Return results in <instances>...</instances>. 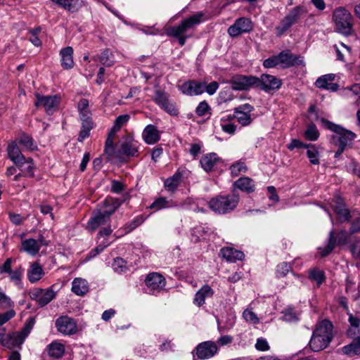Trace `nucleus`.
I'll return each mask as SVG.
<instances>
[{"mask_svg": "<svg viewBox=\"0 0 360 360\" xmlns=\"http://www.w3.org/2000/svg\"><path fill=\"white\" fill-rule=\"evenodd\" d=\"M161 108L172 115H176L178 114V109L176 108L175 105L169 101H168Z\"/></svg>", "mask_w": 360, "mask_h": 360, "instance_id": "60", "label": "nucleus"}, {"mask_svg": "<svg viewBox=\"0 0 360 360\" xmlns=\"http://www.w3.org/2000/svg\"><path fill=\"white\" fill-rule=\"evenodd\" d=\"M349 322L351 324L352 328L349 330V333H352V330H357L358 333H360V319L358 316H349Z\"/></svg>", "mask_w": 360, "mask_h": 360, "instance_id": "62", "label": "nucleus"}, {"mask_svg": "<svg viewBox=\"0 0 360 360\" xmlns=\"http://www.w3.org/2000/svg\"><path fill=\"white\" fill-rule=\"evenodd\" d=\"M280 66L283 68H288L296 65L302 64V59L291 53L289 51H281L279 54Z\"/></svg>", "mask_w": 360, "mask_h": 360, "instance_id": "19", "label": "nucleus"}, {"mask_svg": "<svg viewBox=\"0 0 360 360\" xmlns=\"http://www.w3.org/2000/svg\"><path fill=\"white\" fill-rule=\"evenodd\" d=\"M338 313H342V314L345 313L347 315H352L349 311L347 302L345 297H340L339 299V300L338 301Z\"/></svg>", "mask_w": 360, "mask_h": 360, "instance_id": "58", "label": "nucleus"}, {"mask_svg": "<svg viewBox=\"0 0 360 360\" xmlns=\"http://www.w3.org/2000/svg\"><path fill=\"white\" fill-rule=\"evenodd\" d=\"M291 266L288 263L283 262L277 266L276 275L278 277L286 276L290 271Z\"/></svg>", "mask_w": 360, "mask_h": 360, "instance_id": "55", "label": "nucleus"}, {"mask_svg": "<svg viewBox=\"0 0 360 360\" xmlns=\"http://www.w3.org/2000/svg\"><path fill=\"white\" fill-rule=\"evenodd\" d=\"M16 165L20 167L21 171L24 172L26 176H34V165L31 158L26 159L25 158L22 162L17 164Z\"/></svg>", "mask_w": 360, "mask_h": 360, "instance_id": "42", "label": "nucleus"}, {"mask_svg": "<svg viewBox=\"0 0 360 360\" xmlns=\"http://www.w3.org/2000/svg\"><path fill=\"white\" fill-rule=\"evenodd\" d=\"M161 108L172 115H176L178 114V109L176 108L175 105L169 101H168Z\"/></svg>", "mask_w": 360, "mask_h": 360, "instance_id": "61", "label": "nucleus"}, {"mask_svg": "<svg viewBox=\"0 0 360 360\" xmlns=\"http://www.w3.org/2000/svg\"><path fill=\"white\" fill-rule=\"evenodd\" d=\"M210 106L206 101L200 102L195 109V113L201 117L204 116L207 114V112L210 110Z\"/></svg>", "mask_w": 360, "mask_h": 360, "instance_id": "57", "label": "nucleus"}, {"mask_svg": "<svg viewBox=\"0 0 360 360\" xmlns=\"http://www.w3.org/2000/svg\"><path fill=\"white\" fill-rule=\"evenodd\" d=\"M56 327L65 335H71L77 331V322L70 316H59L56 321Z\"/></svg>", "mask_w": 360, "mask_h": 360, "instance_id": "15", "label": "nucleus"}, {"mask_svg": "<svg viewBox=\"0 0 360 360\" xmlns=\"http://www.w3.org/2000/svg\"><path fill=\"white\" fill-rule=\"evenodd\" d=\"M333 326L332 322L328 319H324L316 324V328L313 333L317 335L328 336L330 339H333Z\"/></svg>", "mask_w": 360, "mask_h": 360, "instance_id": "29", "label": "nucleus"}, {"mask_svg": "<svg viewBox=\"0 0 360 360\" xmlns=\"http://www.w3.org/2000/svg\"><path fill=\"white\" fill-rule=\"evenodd\" d=\"M253 28V22L250 18L241 17L228 28L227 32L231 37H237L243 34L250 33Z\"/></svg>", "mask_w": 360, "mask_h": 360, "instance_id": "8", "label": "nucleus"}, {"mask_svg": "<svg viewBox=\"0 0 360 360\" xmlns=\"http://www.w3.org/2000/svg\"><path fill=\"white\" fill-rule=\"evenodd\" d=\"M8 155L10 159L15 164H19L24 161V155L20 152L15 143H11L8 146Z\"/></svg>", "mask_w": 360, "mask_h": 360, "instance_id": "35", "label": "nucleus"}, {"mask_svg": "<svg viewBox=\"0 0 360 360\" xmlns=\"http://www.w3.org/2000/svg\"><path fill=\"white\" fill-rule=\"evenodd\" d=\"M263 65L266 68H273L278 65L280 66L279 55L273 56L264 60Z\"/></svg>", "mask_w": 360, "mask_h": 360, "instance_id": "53", "label": "nucleus"}, {"mask_svg": "<svg viewBox=\"0 0 360 360\" xmlns=\"http://www.w3.org/2000/svg\"><path fill=\"white\" fill-rule=\"evenodd\" d=\"M349 238V234L346 231H339L336 236L333 230L330 231L328 236V242L324 248H319V253L321 257H326L330 254L335 247V244L337 241L338 245H345Z\"/></svg>", "mask_w": 360, "mask_h": 360, "instance_id": "6", "label": "nucleus"}, {"mask_svg": "<svg viewBox=\"0 0 360 360\" xmlns=\"http://www.w3.org/2000/svg\"><path fill=\"white\" fill-rule=\"evenodd\" d=\"M139 155V147L136 142L130 139L123 142L117 150V159L122 160L123 156L127 158L136 157Z\"/></svg>", "mask_w": 360, "mask_h": 360, "instance_id": "18", "label": "nucleus"}, {"mask_svg": "<svg viewBox=\"0 0 360 360\" xmlns=\"http://www.w3.org/2000/svg\"><path fill=\"white\" fill-rule=\"evenodd\" d=\"M309 278L316 281L319 285L322 283L325 279L323 271L318 269H314L310 271Z\"/></svg>", "mask_w": 360, "mask_h": 360, "instance_id": "52", "label": "nucleus"}, {"mask_svg": "<svg viewBox=\"0 0 360 360\" xmlns=\"http://www.w3.org/2000/svg\"><path fill=\"white\" fill-rule=\"evenodd\" d=\"M217 322L219 330H228L234 326L236 316H217Z\"/></svg>", "mask_w": 360, "mask_h": 360, "instance_id": "38", "label": "nucleus"}, {"mask_svg": "<svg viewBox=\"0 0 360 360\" xmlns=\"http://www.w3.org/2000/svg\"><path fill=\"white\" fill-rule=\"evenodd\" d=\"M18 143L28 150H34L35 148L32 138L27 134L20 135Z\"/></svg>", "mask_w": 360, "mask_h": 360, "instance_id": "48", "label": "nucleus"}, {"mask_svg": "<svg viewBox=\"0 0 360 360\" xmlns=\"http://www.w3.org/2000/svg\"><path fill=\"white\" fill-rule=\"evenodd\" d=\"M142 138L147 144L153 145L160 140V136L157 127L153 124H148L142 132Z\"/></svg>", "mask_w": 360, "mask_h": 360, "instance_id": "23", "label": "nucleus"}, {"mask_svg": "<svg viewBox=\"0 0 360 360\" xmlns=\"http://www.w3.org/2000/svg\"><path fill=\"white\" fill-rule=\"evenodd\" d=\"M21 244V250L32 256H34L39 252L42 246H47L49 245V242L45 240L43 236H39L37 239H25L22 241Z\"/></svg>", "mask_w": 360, "mask_h": 360, "instance_id": "14", "label": "nucleus"}, {"mask_svg": "<svg viewBox=\"0 0 360 360\" xmlns=\"http://www.w3.org/2000/svg\"><path fill=\"white\" fill-rule=\"evenodd\" d=\"M177 206L178 204L175 201L172 200H168L165 197H160L155 199L149 207L158 211L164 208L175 207Z\"/></svg>", "mask_w": 360, "mask_h": 360, "instance_id": "34", "label": "nucleus"}, {"mask_svg": "<svg viewBox=\"0 0 360 360\" xmlns=\"http://www.w3.org/2000/svg\"><path fill=\"white\" fill-rule=\"evenodd\" d=\"M205 82L189 80L184 82L180 87L181 91L188 96H198L205 91Z\"/></svg>", "mask_w": 360, "mask_h": 360, "instance_id": "17", "label": "nucleus"}, {"mask_svg": "<svg viewBox=\"0 0 360 360\" xmlns=\"http://www.w3.org/2000/svg\"><path fill=\"white\" fill-rule=\"evenodd\" d=\"M36 101L34 105L36 107L42 106L46 113L51 115L58 108L61 101L60 95L42 96L39 94H35Z\"/></svg>", "mask_w": 360, "mask_h": 360, "instance_id": "7", "label": "nucleus"}, {"mask_svg": "<svg viewBox=\"0 0 360 360\" xmlns=\"http://www.w3.org/2000/svg\"><path fill=\"white\" fill-rule=\"evenodd\" d=\"M98 60L103 65L110 67L114 65L115 60L112 53L109 49H105L101 55L94 57Z\"/></svg>", "mask_w": 360, "mask_h": 360, "instance_id": "39", "label": "nucleus"}, {"mask_svg": "<svg viewBox=\"0 0 360 360\" xmlns=\"http://www.w3.org/2000/svg\"><path fill=\"white\" fill-rule=\"evenodd\" d=\"M93 127V124L91 120H82V126L78 136V141L82 142L89 136L90 131Z\"/></svg>", "mask_w": 360, "mask_h": 360, "instance_id": "44", "label": "nucleus"}, {"mask_svg": "<svg viewBox=\"0 0 360 360\" xmlns=\"http://www.w3.org/2000/svg\"><path fill=\"white\" fill-rule=\"evenodd\" d=\"M112 267L115 272L119 274L124 272L127 269L126 262L120 257L114 259Z\"/></svg>", "mask_w": 360, "mask_h": 360, "instance_id": "50", "label": "nucleus"}, {"mask_svg": "<svg viewBox=\"0 0 360 360\" xmlns=\"http://www.w3.org/2000/svg\"><path fill=\"white\" fill-rule=\"evenodd\" d=\"M220 160L221 159L216 153H211L202 157L200 165L205 171L210 172Z\"/></svg>", "mask_w": 360, "mask_h": 360, "instance_id": "31", "label": "nucleus"}, {"mask_svg": "<svg viewBox=\"0 0 360 360\" xmlns=\"http://www.w3.org/2000/svg\"><path fill=\"white\" fill-rule=\"evenodd\" d=\"M35 324V319L30 316L20 330L10 333L5 340V345L8 348L18 347L21 349V345L28 337Z\"/></svg>", "mask_w": 360, "mask_h": 360, "instance_id": "4", "label": "nucleus"}, {"mask_svg": "<svg viewBox=\"0 0 360 360\" xmlns=\"http://www.w3.org/2000/svg\"><path fill=\"white\" fill-rule=\"evenodd\" d=\"M154 101L159 106L162 107L169 101V99L167 94L164 91L157 90L155 91Z\"/></svg>", "mask_w": 360, "mask_h": 360, "instance_id": "56", "label": "nucleus"}, {"mask_svg": "<svg viewBox=\"0 0 360 360\" xmlns=\"http://www.w3.org/2000/svg\"><path fill=\"white\" fill-rule=\"evenodd\" d=\"M204 20L205 14L202 12H198L184 20L179 25L167 28L166 33L168 36L184 34L189 30L200 25Z\"/></svg>", "mask_w": 360, "mask_h": 360, "instance_id": "5", "label": "nucleus"}, {"mask_svg": "<svg viewBox=\"0 0 360 360\" xmlns=\"http://www.w3.org/2000/svg\"><path fill=\"white\" fill-rule=\"evenodd\" d=\"M213 294L214 290L212 288L208 285H204L195 293L193 303L195 305L200 307L205 304V300L212 297Z\"/></svg>", "mask_w": 360, "mask_h": 360, "instance_id": "24", "label": "nucleus"}, {"mask_svg": "<svg viewBox=\"0 0 360 360\" xmlns=\"http://www.w3.org/2000/svg\"><path fill=\"white\" fill-rule=\"evenodd\" d=\"M124 189V184L117 180H112L111 181V191L115 193H120Z\"/></svg>", "mask_w": 360, "mask_h": 360, "instance_id": "64", "label": "nucleus"}, {"mask_svg": "<svg viewBox=\"0 0 360 360\" xmlns=\"http://www.w3.org/2000/svg\"><path fill=\"white\" fill-rule=\"evenodd\" d=\"M83 5L84 2L82 0H68L65 10L75 13L79 11Z\"/></svg>", "mask_w": 360, "mask_h": 360, "instance_id": "51", "label": "nucleus"}, {"mask_svg": "<svg viewBox=\"0 0 360 360\" xmlns=\"http://www.w3.org/2000/svg\"><path fill=\"white\" fill-rule=\"evenodd\" d=\"M282 84V82L276 77L268 74H263L260 77H257L256 87H259L264 91H269L278 89Z\"/></svg>", "mask_w": 360, "mask_h": 360, "instance_id": "13", "label": "nucleus"}, {"mask_svg": "<svg viewBox=\"0 0 360 360\" xmlns=\"http://www.w3.org/2000/svg\"><path fill=\"white\" fill-rule=\"evenodd\" d=\"M333 209L340 222H345L351 217L349 211L346 208L342 198L337 196L334 198Z\"/></svg>", "mask_w": 360, "mask_h": 360, "instance_id": "21", "label": "nucleus"}, {"mask_svg": "<svg viewBox=\"0 0 360 360\" xmlns=\"http://www.w3.org/2000/svg\"><path fill=\"white\" fill-rule=\"evenodd\" d=\"M44 275L42 266L37 262L32 263L27 273V278L32 283L38 282Z\"/></svg>", "mask_w": 360, "mask_h": 360, "instance_id": "26", "label": "nucleus"}, {"mask_svg": "<svg viewBox=\"0 0 360 360\" xmlns=\"http://www.w3.org/2000/svg\"><path fill=\"white\" fill-rule=\"evenodd\" d=\"M319 120L324 128L336 134L335 136H333L332 138L335 139V136H337L338 146L347 148L352 143V141L356 137V135L354 132L344 128L341 125L335 124L323 117L319 118Z\"/></svg>", "mask_w": 360, "mask_h": 360, "instance_id": "2", "label": "nucleus"}, {"mask_svg": "<svg viewBox=\"0 0 360 360\" xmlns=\"http://www.w3.org/2000/svg\"><path fill=\"white\" fill-rule=\"evenodd\" d=\"M293 24L285 16L280 22L279 25L276 27V34L278 37L283 35Z\"/></svg>", "mask_w": 360, "mask_h": 360, "instance_id": "46", "label": "nucleus"}, {"mask_svg": "<svg viewBox=\"0 0 360 360\" xmlns=\"http://www.w3.org/2000/svg\"><path fill=\"white\" fill-rule=\"evenodd\" d=\"M129 120V115H121L118 116L115 120L114 124L111 128V135H115V134L121 129V127L126 124Z\"/></svg>", "mask_w": 360, "mask_h": 360, "instance_id": "45", "label": "nucleus"}, {"mask_svg": "<svg viewBox=\"0 0 360 360\" xmlns=\"http://www.w3.org/2000/svg\"><path fill=\"white\" fill-rule=\"evenodd\" d=\"M307 155L310 162L313 165H319V152L315 145H307Z\"/></svg>", "mask_w": 360, "mask_h": 360, "instance_id": "43", "label": "nucleus"}, {"mask_svg": "<svg viewBox=\"0 0 360 360\" xmlns=\"http://www.w3.org/2000/svg\"><path fill=\"white\" fill-rule=\"evenodd\" d=\"M333 339L328 336L312 333L309 341V347L313 352H319L326 349Z\"/></svg>", "mask_w": 360, "mask_h": 360, "instance_id": "20", "label": "nucleus"}, {"mask_svg": "<svg viewBox=\"0 0 360 360\" xmlns=\"http://www.w3.org/2000/svg\"><path fill=\"white\" fill-rule=\"evenodd\" d=\"M256 82L257 77L238 75L233 77L229 83L233 90L247 91L256 87Z\"/></svg>", "mask_w": 360, "mask_h": 360, "instance_id": "9", "label": "nucleus"}, {"mask_svg": "<svg viewBox=\"0 0 360 360\" xmlns=\"http://www.w3.org/2000/svg\"><path fill=\"white\" fill-rule=\"evenodd\" d=\"M240 200L238 195H217L209 201V207L214 212L226 214L233 210Z\"/></svg>", "mask_w": 360, "mask_h": 360, "instance_id": "3", "label": "nucleus"}, {"mask_svg": "<svg viewBox=\"0 0 360 360\" xmlns=\"http://www.w3.org/2000/svg\"><path fill=\"white\" fill-rule=\"evenodd\" d=\"M182 174L178 171L173 176L166 179L164 181L165 189L169 192H174L181 184Z\"/></svg>", "mask_w": 360, "mask_h": 360, "instance_id": "33", "label": "nucleus"}, {"mask_svg": "<svg viewBox=\"0 0 360 360\" xmlns=\"http://www.w3.org/2000/svg\"><path fill=\"white\" fill-rule=\"evenodd\" d=\"M231 173L233 176H237L240 173H245L247 170V166L243 162H238L234 164H233L230 167Z\"/></svg>", "mask_w": 360, "mask_h": 360, "instance_id": "49", "label": "nucleus"}, {"mask_svg": "<svg viewBox=\"0 0 360 360\" xmlns=\"http://www.w3.org/2000/svg\"><path fill=\"white\" fill-rule=\"evenodd\" d=\"M254 110L253 106L249 103H245L234 109V116L238 122L243 127L248 126L251 124L252 119L251 113Z\"/></svg>", "mask_w": 360, "mask_h": 360, "instance_id": "16", "label": "nucleus"}, {"mask_svg": "<svg viewBox=\"0 0 360 360\" xmlns=\"http://www.w3.org/2000/svg\"><path fill=\"white\" fill-rule=\"evenodd\" d=\"M145 283L149 293L153 295L163 290L166 285L165 278L158 273L148 274L145 279Z\"/></svg>", "mask_w": 360, "mask_h": 360, "instance_id": "12", "label": "nucleus"}, {"mask_svg": "<svg viewBox=\"0 0 360 360\" xmlns=\"http://www.w3.org/2000/svg\"><path fill=\"white\" fill-rule=\"evenodd\" d=\"M255 348L262 352L268 351L270 348L267 341L264 338H258L255 344Z\"/></svg>", "mask_w": 360, "mask_h": 360, "instance_id": "59", "label": "nucleus"}, {"mask_svg": "<svg viewBox=\"0 0 360 360\" xmlns=\"http://www.w3.org/2000/svg\"><path fill=\"white\" fill-rule=\"evenodd\" d=\"M41 32V27H38L34 29H32L29 31V33L32 35L30 39V42L35 46H40L41 41L37 37L38 34Z\"/></svg>", "mask_w": 360, "mask_h": 360, "instance_id": "54", "label": "nucleus"}, {"mask_svg": "<svg viewBox=\"0 0 360 360\" xmlns=\"http://www.w3.org/2000/svg\"><path fill=\"white\" fill-rule=\"evenodd\" d=\"M304 137L309 141H316L319 137V132L314 124H309L305 132Z\"/></svg>", "mask_w": 360, "mask_h": 360, "instance_id": "47", "label": "nucleus"}, {"mask_svg": "<svg viewBox=\"0 0 360 360\" xmlns=\"http://www.w3.org/2000/svg\"><path fill=\"white\" fill-rule=\"evenodd\" d=\"M234 186L248 193L254 192L255 189L253 180L248 176L238 179L234 182Z\"/></svg>", "mask_w": 360, "mask_h": 360, "instance_id": "32", "label": "nucleus"}, {"mask_svg": "<svg viewBox=\"0 0 360 360\" xmlns=\"http://www.w3.org/2000/svg\"><path fill=\"white\" fill-rule=\"evenodd\" d=\"M116 207L110 209H104L93 214L87 223L86 228L90 231L96 230L100 225L105 224L112 214L115 211Z\"/></svg>", "mask_w": 360, "mask_h": 360, "instance_id": "11", "label": "nucleus"}, {"mask_svg": "<svg viewBox=\"0 0 360 360\" xmlns=\"http://www.w3.org/2000/svg\"><path fill=\"white\" fill-rule=\"evenodd\" d=\"M353 20L352 14L345 8L338 7L333 13V21L335 30L345 36L353 33Z\"/></svg>", "mask_w": 360, "mask_h": 360, "instance_id": "1", "label": "nucleus"}, {"mask_svg": "<svg viewBox=\"0 0 360 360\" xmlns=\"http://www.w3.org/2000/svg\"><path fill=\"white\" fill-rule=\"evenodd\" d=\"M60 63L63 69L70 70L74 66L73 49L71 46L63 48L60 51Z\"/></svg>", "mask_w": 360, "mask_h": 360, "instance_id": "25", "label": "nucleus"}, {"mask_svg": "<svg viewBox=\"0 0 360 360\" xmlns=\"http://www.w3.org/2000/svg\"><path fill=\"white\" fill-rule=\"evenodd\" d=\"M46 350L49 356L54 359H58L64 356L65 345L58 341H53L48 345Z\"/></svg>", "mask_w": 360, "mask_h": 360, "instance_id": "28", "label": "nucleus"}, {"mask_svg": "<svg viewBox=\"0 0 360 360\" xmlns=\"http://www.w3.org/2000/svg\"><path fill=\"white\" fill-rule=\"evenodd\" d=\"M217 351L218 348L214 342L205 341L198 344L192 353L198 359H207L214 356Z\"/></svg>", "mask_w": 360, "mask_h": 360, "instance_id": "10", "label": "nucleus"}, {"mask_svg": "<svg viewBox=\"0 0 360 360\" xmlns=\"http://www.w3.org/2000/svg\"><path fill=\"white\" fill-rule=\"evenodd\" d=\"M334 79L335 75L327 74L319 77L315 82V85L317 88L335 92L338 91L339 86L338 84L332 82Z\"/></svg>", "mask_w": 360, "mask_h": 360, "instance_id": "22", "label": "nucleus"}, {"mask_svg": "<svg viewBox=\"0 0 360 360\" xmlns=\"http://www.w3.org/2000/svg\"><path fill=\"white\" fill-rule=\"evenodd\" d=\"M220 252L221 257L230 262H235L237 260H242L245 256L243 252L237 250L231 247L222 248Z\"/></svg>", "mask_w": 360, "mask_h": 360, "instance_id": "30", "label": "nucleus"}, {"mask_svg": "<svg viewBox=\"0 0 360 360\" xmlns=\"http://www.w3.org/2000/svg\"><path fill=\"white\" fill-rule=\"evenodd\" d=\"M82 120H91V111L89 108V101L86 98L81 99L77 105Z\"/></svg>", "mask_w": 360, "mask_h": 360, "instance_id": "41", "label": "nucleus"}, {"mask_svg": "<svg viewBox=\"0 0 360 360\" xmlns=\"http://www.w3.org/2000/svg\"><path fill=\"white\" fill-rule=\"evenodd\" d=\"M9 274L11 280L15 282L16 285H18L21 281L22 270L21 269H15L12 271Z\"/></svg>", "mask_w": 360, "mask_h": 360, "instance_id": "63", "label": "nucleus"}, {"mask_svg": "<svg viewBox=\"0 0 360 360\" xmlns=\"http://www.w3.org/2000/svg\"><path fill=\"white\" fill-rule=\"evenodd\" d=\"M342 352L349 356L360 354V336L354 338L353 341L342 348Z\"/></svg>", "mask_w": 360, "mask_h": 360, "instance_id": "36", "label": "nucleus"}, {"mask_svg": "<svg viewBox=\"0 0 360 360\" xmlns=\"http://www.w3.org/2000/svg\"><path fill=\"white\" fill-rule=\"evenodd\" d=\"M57 292L53 289V286L44 289L40 298L39 305L44 307L56 298Z\"/></svg>", "mask_w": 360, "mask_h": 360, "instance_id": "40", "label": "nucleus"}, {"mask_svg": "<svg viewBox=\"0 0 360 360\" xmlns=\"http://www.w3.org/2000/svg\"><path fill=\"white\" fill-rule=\"evenodd\" d=\"M89 290L87 281L82 278H75L72 282V292L78 296H84Z\"/></svg>", "mask_w": 360, "mask_h": 360, "instance_id": "27", "label": "nucleus"}, {"mask_svg": "<svg viewBox=\"0 0 360 360\" xmlns=\"http://www.w3.org/2000/svg\"><path fill=\"white\" fill-rule=\"evenodd\" d=\"M307 13V9L304 6H297L292 8L285 16L294 25Z\"/></svg>", "mask_w": 360, "mask_h": 360, "instance_id": "37", "label": "nucleus"}]
</instances>
